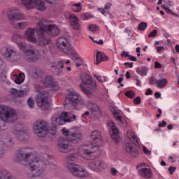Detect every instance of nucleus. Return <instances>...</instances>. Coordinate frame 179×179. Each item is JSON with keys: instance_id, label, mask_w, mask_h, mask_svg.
Here are the masks:
<instances>
[{"instance_id": "1", "label": "nucleus", "mask_w": 179, "mask_h": 179, "mask_svg": "<svg viewBox=\"0 0 179 179\" xmlns=\"http://www.w3.org/2000/svg\"><path fill=\"white\" fill-rule=\"evenodd\" d=\"M29 150H30L29 147L21 148L16 155L17 161L28 162L32 174L30 179H43L41 176L45 171L46 162L37 157L33 158L34 155Z\"/></svg>"}, {"instance_id": "2", "label": "nucleus", "mask_w": 179, "mask_h": 179, "mask_svg": "<svg viewBox=\"0 0 179 179\" xmlns=\"http://www.w3.org/2000/svg\"><path fill=\"white\" fill-rule=\"evenodd\" d=\"M78 161L76 155L71 153L68 154L66 156V162L67 164V170L74 177H78V178H87L89 177V173L79 164H76L75 162Z\"/></svg>"}, {"instance_id": "3", "label": "nucleus", "mask_w": 179, "mask_h": 179, "mask_svg": "<svg viewBox=\"0 0 179 179\" xmlns=\"http://www.w3.org/2000/svg\"><path fill=\"white\" fill-rule=\"evenodd\" d=\"M17 120L16 111L5 105H0V131H2L6 124H13Z\"/></svg>"}, {"instance_id": "4", "label": "nucleus", "mask_w": 179, "mask_h": 179, "mask_svg": "<svg viewBox=\"0 0 179 179\" xmlns=\"http://www.w3.org/2000/svg\"><path fill=\"white\" fill-rule=\"evenodd\" d=\"M17 45L24 52V58L28 62H36L41 57L40 50L34 48L33 45H27L25 42H20Z\"/></svg>"}, {"instance_id": "5", "label": "nucleus", "mask_w": 179, "mask_h": 179, "mask_svg": "<svg viewBox=\"0 0 179 179\" xmlns=\"http://www.w3.org/2000/svg\"><path fill=\"white\" fill-rule=\"evenodd\" d=\"M8 22L17 30H24L29 26L27 17L22 12L12 13L8 15Z\"/></svg>"}, {"instance_id": "6", "label": "nucleus", "mask_w": 179, "mask_h": 179, "mask_svg": "<svg viewBox=\"0 0 179 179\" xmlns=\"http://www.w3.org/2000/svg\"><path fill=\"white\" fill-rule=\"evenodd\" d=\"M81 80L83 84L79 85L80 89L85 94H87L88 97H92V96L97 92V85H96V83L93 81L92 77L87 73L81 75Z\"/></svg>"}, {"instance_id": "7", "label": "nucleus", "mask_w": 179, "mask_h": 179, "mask_svg": "<svg viewBox=\"0 0 179 179\" xmlns=\"http://www.w3.org/2000/svg\"><path fill=\"white\" fill-rule=\"evenodd\" d=\"M84 104L85 100L76 91L71 90L67 93L64 101V106L66 108H72L73 110L76 108L77 106H83Z\"/></svg>"}, {"instance_id": "8", "label": "nucleus", "mask_w": 179, "mask_h": 179, "mask_svg": "<svg viewBox=\"0 0 179 179\" xmlns=\"http://www.w3.org/2000/svg\"><path fill=\"white\" fill-rule=\"evenodd\" d=\"M79 153L87 155V160H92L94 157L100 156V148L99 145L89 144L79 147Z\"/></svg>"}, {"instance_id": "9", "label": "nucleus", "mask_w": 179, "mask_h": 179, "mask_svg": "<svg viewBox=\"0 0 179 179\" xmlns=\"http://www.w3.org/2000/svg\"><path fill=\"white\" fill-rule=\"evenodd\" d=\"M62 133L66 136L67 141L71 142V143H73L74 145L79 143V142L83 139V134L78 127H73L70 129L63 128Z\"/></svg>"}, {"instance_id": "10", "label": "nucleus", "mask_w": 179, "mask_h": 179, "mask_svg": "<svg viewBox=\"0 0 179 179\" xmlns=\"http://www.w3.org/2000/svg\"><path fill=\"white\" fill-rule=\"evenodd\" d=\"M127 137L132 143H127L125 144L126 152L131 156V157H138L139 152L136 148H134V145L138 146L139 145V141L136 136L134 134V132L131 130L127 131Z\"/></svg>"}, {"instance_id": "11", "label": "nucleus", "mask_w": 179, "mask_h": 179, "mask_svg": "<svg viewBox=\"0 0 179 179\" xmlns=\"http://www.w3.org/2000/svg\"><path fill=\"white\" fill-rule=\"evenodd\" d=\"M44 24L38 23L36 27V33L38 36L36 44L40 47H45L51 43V39L47 36Z\"/></svg>"}, {"instance_id": "12", "label": "nucleus", "mask_w": 179, "mask_h": 179, "mask_svg": "<svg viewBox=\"0 0 179 179\" xmlns=\"http://www.w3.org/2000/svg\"><path fill=\"white\" fill-rule=\"evenodd\" d=\"M12 133L19 141H27L30 138V132L23 124L19 123L12 128Z\"/></svg>"}, {"instance_id": "13", "label": "nucleus", "mask_w": 179, "mask_h": 179, "mask_svg": "<svg viewBox=\"0 0 179 179\" xmlns=\"http://www.w3.org/2000/svg\"><path fill=\"white\" fill-rule=\"evenodd\" d=\"M51 131V129L48 127V123L45 120H37L34 124V131L39 138H45V135Z\"/></svg>"}, {"instance_id": "14", "label": "nucleus", "mask_w": 179, "mask_h": 179, "mask_svg": "<svg viewBox=\"0 0 179 179\" xmlns=\"http://www.w3.org/2000/svg\"><path fill=\"white\" fill-rule=\"evenodd\" d=\"M36 103L42 111L50 108V94L48 91H42L36 96Z\"/></svg>"}, {"instance_id": "15", "label": "nucleus", "mask_w": 179, "mask_h": 179, "mask_svg": "<svg viewBox=\"0 0 179 179\" xmlns=\"http://www.w3.org/2000/svg\"><path fill=\"white\" fill-rule=\"evenodd\" d=\"M20 2L26 9L37 8L38 10H41V12H44L47 10L45 3L40 0H20Z\"/></svg>"}, {"instance_id": "16", "label": "nucleus", "mask_w": 179, "mask_h": 179, "mask_svg": "<svg viewBox=\"0 0 179 179\" xmlns=\"http://www.w3.org/2000/svg\"><path fill=\"white\" fill-rule=\"evenodd\" d=\"M56 47L64 54L69 55L72 52V46L65 37H59L56 40Z\"/></svg>"}, {"instance_id": "17", "label": "nucleus", "mask_w": 179, "mask_h": 179, "mask_svg": "<svg viewBox=\"0 0 179 179\" xmlns=\"http://www.w3.org/2000/svg\"><path fill=\"white\" fill-rule=\"evenodd\" d=\"M68 116V113L64 112L61 115H53L52 116V124H53L52 131H55L57 129V125H64L65 122H72V120L69 119H65Z\"/></svg>"}, {"instance_id": "18", "label": "nucleus", "mask_w": 179, "mask_h": 179, "mask_svg": "<svg viewBox=\"0 0 179 179\" xmlns=\"http://www.w3.org/2000/svg\"><path fill=\"white\" fill-rule=\"evenodd\" d=\"M57 149L61 153H68L73 150L68 140L63 137L59 138L57 141Z\"/></svg>"}, {"instance_id": "19", "label": "nucleus", "mask_w": 179, "mask_h": 179, "mask_svg": "<svg viewBox=\"0 0 179 179\" xmlns=\"http://www.w3.org/2000/svg\"><path fill=\"white\" fill-rule=\"evenodd\" d=\"M38 23L44 24L45 27L43 29H45L46 34H48L49 36H58L59 34V29L55 24H50L45 20H41Z\"/></svg>"}, {"instance_id": "20", "label": "nucleus", "mask_w": 179, "mask_h": 179, "mask_svg": "<svg viewBox=\"0 0 179 179\" xmlns=\"http://www.w3.org/2000/svg\"><path fill=\"white\" fill-rule=\"evenodd\" d=\"M89 167L96 173H100L105 170L106 165V162L101 159H95L90 163Z\"/></svg>"}, {"instance_id": "21", "label": "nucleus", "mask_w": 179, "mask_h": 179, "mask_svg": "<svg viewBox=\"0 0 179 179\" xmlns=\"http://www.w3.org/2000/svg\"><path fill=\"white\" fill-rule=\"evenodd\" d=\"M108 127L113 141H114V142H115L116 143H118L120 139L118 129L117 128V127H115V124L113 122V121H109L108 122Z\"/></svg>"}, {"instance_id": "22", "label": "nucleus", "mask_w": 179, "mask_h": 179, "mask_svg": "<svg viewBox=\"0 0 179 179\" xmlns=\"http://www.w3.org/2000/svg\"><path fill=\"white\" fill-rule=\"evenodd\" d=\"M88 110L90 111L91 117L92 118H99V116L101 113L100 111V108L97 104L94 103L93 102L88 101L87 103Z\"/></svg>"}, {"instance_id": "23", "label": "nucleus", "mask_w": 179, "mask_h": 179, "mask_svg": "<svg viewBox=\"0 0 179 179\" xmlns=\"http://www.w3.org/2000/svg\"><path fill=\"white\" fill-rule=\"evenodd\" d=\"M24 36L29 43L33 44L37 43V38L36 37V28H28L24 32Z\"/></svg>"}, {"instance_id": "24", "label": "nucleus", "mask_w": 179, "mask_h": 179, "mask_svg": "<svg viewBox=\"0 0 179 179\" xmlns=\"http://www.w3.org/2000/svg\"><path fill=\"white\" fill-rule=\"evenodd\" d=\"M4 57L8 61H17V52L12 48H7L4 52Z\"/></svg>"}, {"instance_id": "25", "label": "nucleus", "mask_w": 179, "mask_h": 179, "mask_svg": "<svg viewBox=\"0 0 179 179\" xmlns=\"http://www.w3.org/2000/svg\"><path fill=\"white\" fill-rule=\"evenodd\" d=\"M70 23L75 30H80V24H79V18L75 14L69 15Z\"/></svg>"}, {"instance_id": "26", "label": "nucleus", "mask_w": 179, "mask_h": 179, "mask_svg": "<svg viewBox=\"0 0 179 179\" xmlns=\"http://www.w3.org/2000/svg\"><path fill=\"white\" fill-rule=\"evenodd\" d=\"M138 173L141 177H144L145 178H152L153 173L150 169L148 168H141L138 170Z\"/></svg>"}, {"instance_id": "27", "label": "nucleus", "mask_w": 179, "mask_h": 179, "mask_svg": "<svg viewBox=\"0 0 179 179\" xmlns=\"http://www.w3.org/2000/svg\"><path fill=\"white\" fill-rule=\"evenodd\" d=\"M112 114L113 115V117H115V120H117V121H119L120 120H122V118H124V117H122V115H124V113H122V111L118 110V108L115 106H112L110 108Z\"/></svg>"}, {"instance_id": "28", "label": "nucleus", "mask_w": 179, "mask_h": 179, "mask_svg": "<svg viewBox=\"0 0 179 179\" xmlns=\"http://www.w3.org/2000/svg\"><path fill=\"white\" fill-rule=\"evenodd\" d=\"M91 139H92V143H101V133L98 130H95L91 134Z\"/></svg>"}, {"instance_id": "29", "label": "nucleus", "mask_w": 179, "mask_h": 179, "mask_svg": "<svg viewBox=\"0 0 179 179\" xmlns=\"http://www.w3.org/2000/svg\"><path fill=\"white\" fill-rule=\"evenodd\" d=\"M45 87H54L55 83H54V78L52 76H48L45 78L43 82Z\"/></svg>"}, {"instance_id": "30", "label": "nucleus", "mask_w": 179, "mask_h": 179, "mask_svg": "<svg viewBox=\"0 0 179 179\" xmlns=\"http://www.w3.org/2000/svg\"><path fill=\"white\" fill-rule=\"evenodd\" d=\"M155 83L157 85V87H158L159 89H164V87H166V86H167L169 81L166 78H162L157 80Z\"/></svg>"}, {"instance_id": "31", "label": "nucleus", "mask_w": 179, "mask_h": 179, "mask_svg": "<svg viewBox=\"0 0 179 179\" xmlns=\"http://www.w3.org/2000/svg\"><path fill=\"white\" fill-rule=\"evenodd\" d=\"M22 89V90L18 91L16 97H26V96H27L29 90V87L27 85H24Z\"/></svg>"}, {"instance_id": "32", "label": "nucleus", "mask_w": 179, "mask_h": 179, "mask_svg": "<svg viewBox=\"0 0 179 179\" xmlns=\"http://www.w3.org/2000/svg\"><path fill=\"white\" fill-rule=\"evenodd\" d=\"M11 39H12V41H13V43H16V44H18L20 43V41H22V40H23V35L19 33H15L12 36Z\"/></svg>"}, {"instance_id": "33", "label": "nucleus", "mask_w": 179, "mask_h": 179, "mask_svg": "<svg viewBox=\"0 0 179 179\" xmlns=\"http://www.w3.org/2000/svg\"><path fill=\"white\" fill-rule=\"evenodd\" d=\"M136 72L141 76H146L148 75V69L146 66H141L136 69Z\"/></svg>"}, {"instance_id": "34", "label": "nucleus", "mask_w": 179, "mask_h": 179, "mask_svg": "<svg viewBox=\"0 0 179 179\" xmlns=\"http://www.w3.org/2000/svg\"><path fill=\"white\" fill-rule=\"evenodd\" d=\"M15 76L16 77L15 83L17 85H22V83L24 82V73H20L19 76L15 75Z\"/></svg>"}, {"instance_id": "35", "label": "nucleus", "mask_w": 179, "mask_h": 179, "mask_svg": "<svg viewBox=\"0 0 179 179\" xmlns=\"http://www.w3.org/2000/svg\"><path fill=\"white\" fill-rule=\"evenodd\" d=\"M71 10H73V12H80V10H82V6L80 3L73 4L71 6Z\"/></svg>"}, {"instance_id": "36", "label": "nucleus", "mask_w": 179, "mask_h": 179, "mask_svg": "<svg viewBox=\"0 0 179 179\" xmlns=\"http://www.w3.org/2000/svg\"><path fill=\"white\" fill-rule=\"evenodd\" d=\"M64 64H65V60H59L55 65L51 66V68L62 69Z\"/></svg>"}, {"instance_id": "37", "label": "nucleus", "mask_w": 179, "mask_h": 179, "mask_svg": "<svg viewBox=\"0 0 179 179\" xmlns=\"http://www.w3.org/2000/svg\"><path fill=\"white\" fill-rule=\"evenodd\" d=\"M71 55V58L73 59V61H80L82 60V59H80V57H79V55H78V52H73V50H72V48H71V52L69 53Z\"/></svg>"}, {"instance_id": "38", "label": "nucleus", "mask_w": 179, "mask_h": 179, "mask_svg": "<svg viewBox=\"0 0 179 179\" xmlns=\"http://www.w3.org/2000/svg\"><path fill=\"white\" fill-rule=\"evenodd\" d=\"M101 58H103V54L101 52H97L96 55V62L95 65H99L101 62Z\"/></svg>"}, {"instance_id": "39", "label": "nucleus", "mask_w": 179, "mask_h": 179, "mask_svg": "<svg viewBox=\"0 0 179 179\" xmlns=\"http://www.w3.org/2000/svg\"><path fill=\"white\" fill-rule=\"evenodd\" d=\"M88 29L90 30V31H92V33H96V31H99L100 30V28H99V27L96 25L90 24L88 27Z\"/></svg>"}, {"instance_id": "40", "label": "nucleus", "mask_w": 179, "mask_h": 179, "mask_svg": "<svg viewBox=\"0 0 179 179\" xmlns=\"http://www.w3.org/2000/svg\"><path fill=\"white\" fill-rule=\"evenodd\" d=\"M117 121L119 122L120 127H122V128H127V127H128V123L127 122V120L125 119V117H123Z\"/></svg>"}, {"instance_id": "41", "label": "nucleus", "mask_w": 179, "mask_h": 179, "mask_svg": "<svg viewBox=\"0 0 179 179\" xmlns=\"http://www.w3.org/2000/svg\"><path fill=\"white\" fill-rule=\"evenodd\" d=\"M146 27H148V23L146 22H141L138 27V30H140L141 31H143V30L146 29Z\"/></svg>"}, {"instance_id": "42", "label": "nucleus", "mask_w": 179, "mask_h": 179, "mask_svg": "<svg viewBox=\"0 0 179 179\" xmlns=\"http://www.w3.org/2000/svg\"><path fill=\"white\" fill-rule=\"evenodd\" d=\"M27 104L29 108H34V100H33V98L29 97L27 99Z\"/></svg>"}, {"instance_id": "43", "label": "nucleus", "mask_w": 179, "mask_h": 179, "mask_svg": "<svg viewBox=\"0 0 179 179\" xmlns=\"http://www.w3.org/2000/svg\"><path fill=\"white\" fill-rule=\"evenodd\" d=\"M33 76L35 79H37L38 78H41L43 76V72H41V71L40 70H38L33 73Z\"/></svg>"}, {"instance_id": "44", "label": "nucleus", "mask_w": 179, "mask_h": 179, "mask_svg": "<svg viewBox=\"0 0 179 179\" xmlns=\"http://www.w3.org/2000/svg\"><path fill=\"white\" fill-rule=\"evenodd\" d=\"M125 96L129 97V99H134V97H135V92L133 91H127L125 92Z\"/></svg>"}, {"instance_id": "45", "label": "nucleus", "mask_w": 179, "mask_h": 179, "mask_svg": "<svg viewBox=\"0 0 179 179\" xmlns=\"http://www.w3.org/2000/svg\"><path fill=\"white\" fill-rule=\"evenodd\" d=\"M55 75L56 76H62V70L61 69H55Z\"/></svg>"}, {"instance_id": "46", "label": "nucleus", "mask_w": 179, "mask_h": 179, "mask_svg": "<svg viewBox=\"0 0 179 179\" xmlns=\"http://www.w3.org/2000/svg\"><path fill=\"white\" fill-rule=\"evenodd\" d=\"M176 170H177V168L174 167V166H170L168 169L171 176H173L174 174V173H176Z\"/></svg>"}, {"instance_id": "47", "label": "nucleus", "mask_w": 179, "mask_h": 179, "mask_svg": "<svg viewBox=\"0 0 179 179\" xmlns=\"http://www.w3.org/2000/svg\"><path fill=\"white\" fill-rule=\"evenodd\" d=\"M90 38L94 42L96 43V44H99V45H103L104 44V41L102 39H100L99 41L94 40L92 38V36L90 37Z\"/></svg>"}, {"instance_id": "48", "label": "nucleus", "mask_w": 179, "mask_h": 179, "mask_svg": "<svg viewBox=\"0 0 179 179\" xmlns=\"http://www.w3.org/2000/svg\"><path fill=\"white\" fill-rule=\"evenodd\" d=\"M5 80V76L3 75V69L0 68V82Z\"/></svg>"}, {"instance_id": "49", "label": "nucleus", "mask_w": 179, "mask_h": 179, "mask_svg": "<svg viewBox=\"0 0 179 179\" xmlns=\"http://www.w3.org/2000/svg\"><path fill=\"white\" fill-rule=\"evenodd\" d=\"M154 68H155V69H162V68H163V65L159 63V62H155Z\"/></svg>"}, {"instance_id": "50", "label": "nucleus", "mask_w": 179, "mask_h": 179, "mask_svg": "<svg viewBox=\"0 0 179 179\" xmlns=\"http://www.w3.org/2000/svg\"><path fill=\"white\" fill-rule=\"evenodd\" d=\"M81 19L82 20H88V19H90V15L85 13V14H83L81 15Z\"/></svg>"}, {"instance_id": "51", "label": "nucleus", "mask_w": 179, "mask_h": 179, "mask_svg": "<svg viewBox=\"0 0 179 179\" xmlns=\"http://www.w3.org/2000/svg\"><path fill=\"white\" fill-rule=\"evenodd\" d=\"M166 13H170L171 15H173V16H176V17H179L178 14H176L174 12H172L170 8H168L166 9Z\"/></svg>"}, {"instance_id": "52", "label": "nucleus", "mask_w": 179, "mask_h": 179, "mask_svg": "<svg viewBox=\"0 0 179 179\" xmlns=\"http://www.w3.org/2000/svg\"><path fill=\"white\" fill-rule=\"evenodd\" d=\"M3 148L2 147V141L0 140V159L3 157Z\"/></svg>"}, {"instance_id": "53", "label": "nucleus", "mask_w": 179, "mask_h": 179, "mask_svg": "<svg viewBox=\"0 0 179 179\" xmlns=\"http://www.w3.org/2000/svg\"><path fill=\"white\" fill-rule=\"evenodd\" d=\"M156 36H157V30L155 29L149 34L148 37H156Z\"/></svg>"}, {"instance_id": "54", "label": "nucleus", "mask_w": 179, "mask_h": 179, "mask_svg": "<svg viewBox=\"0 0 179 179\" xmlns=\"http://www.w3.org/2000/svg\"><path fill=\"white\" fill-rule=\"evenodd\" d=\"M141 97L140 96H136V98H134V104H137V105H139L141 104Z\"/></svg>"}, {"instance_id": "55", "label": "nucleus", "mask_w": 179, "mask_h": 179, "mask_svg": "<svg viewBox=\"0 0 179 179\" xmlns=\"http://www.w3.org/2000/svg\"><path fill=\"white\" fill-rule=\"evenodd\" d=\"M110 174L111 176H115L117 174H118V171L115 169V168H112L110 169Z\"/></svg>"}, {"instance_id": "56", "label": "nucleus", "mask_w": 179, "mask_h": 179, "mask_svg": "<svg viewBox=\"0 0 179 179\" xmlns=\"http://www.w3.org/2000/svg\"><path fill=\"white\" fill-rule=\"evenodd\" d=\"M19 92V90L15 88H12L10 91V94H13V96H17V93Z\"/></svg>"}, {"instance_id": "57", "label": "nucleus", "mask_w": 179, "mask_h": 179, "mask_svg": "<svg viewBox=\"0 0 179 179\" xmlns=\"http://www.w3.org/2000/svg\"><path fill=\"white\" fill-rule=\"evenodd\" d=\"M113 6L110 3H106L105 5V7L103 8L104 10H108V9H110L111 6Z\"/></svg>"}, {"instance_id": "58", "label": "nucleus", "mask_w": 179, "mask_h": 179, "mask_svg": "<svg viewBox=\"0 0 179 179\" xmlns=\"http://www.w3.org/2000/svg\"><path fill=\"white\" fill-rule=\"evenodd\" d=\"M94 78H95L98 82L103 83V79H101V76L97 74H94Z\"/></svg>"}, {"instance_id": "59", "label": "nucleus", "mask_w": 179, "mask_h": 179, "mask_svg": "<svg viewBox=\"0 0 179 179\" xmlns=\"http://www.w3.org/2000/svg\"><path fill=\"white\" fill-rule=\"evenodd\" d=\"M121 57H124L125 58H127V57L128 58H129V52L123 51L121 54Z\"/></svg>"}, {"instance_id": "60", "label": "nucleus", "mask_w": 179, "mask_h": 179, "mask_svg": "<svg viewBox=\"0 0 179 179\" xmlns=\"http://www.w3.org/2000/svg\"><path fill=\"white\" fill-rule=\"evenodd\" d=\"M155 82L156 83V78H155V77H151L149 80L150 85H155Z\"/></svg>"}, {"instance_id": "61", "label": "nucleus", "mask_w": 179, "mask_h": 179, "mask_svg": "<svg viewBox=\"0 0 179 179\" xmlns=\"http://www.w3.org/2000/svg\"><path fill=\"white\" fill-rule=\"evenodd\" d=\"M143 150L145 155H150V151L145 146L143 147Z\"/></svg>"}, {"instance_id": "62", "label": "nucleus", "mask_w": 179, "mask_h": 179, "mask_svg": "<svg viewBox=\"0 0 179 179\" xmlns=\"http://www.w3.org/2000/svg\"><path fill=\"white\" fill-rule=\"evenodd\" d=\"M78 63H76V68H79V66H82V65H83V61H82V60H78Z\"/></svg>"}, {"instance_id": "63", "label": "nucleus", "mask_w": 179, "mask_h": 179, "mask_svg": "<svg viewBox=\"0 0 179 179\" xmlns=\"http://www.w3.org/2000/svg\"><path fill=\"white\" fill-rule=\"evenodd\" d=\"M49 168L50 170H57V165H55V164H52L49 165Z\"/></svg>"}, {"instance_id": "64", "label": "nucleus", "mask_w": 179, "mask_h": 179, "mask_svg": "<svg viewBox=\"0 0 179 179\" xmlns=\"http://www.w3.org/2000/svg\"><path fill=\"white\" fill-rule=\"evenodd\" d=\"M129 59L130 61H133L134 62H136V57H134L132 55H129Z\"/></svg>"}]
</instances>
